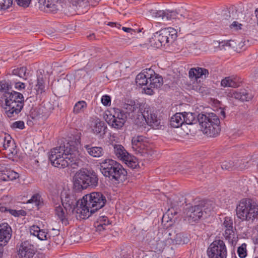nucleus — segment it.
<instances>
[{"instance_id": "nucleus-7", "label": "nucleus", "mask_w": 258, "mask_h": 258, "mask_svg": "<svg viewBox=\"0 0 258 258\" xmlns=\"http://www.w3.org/2000/svg\"><path fill=\"white\" fill-rule=\"evenodd\" d=\"M97 173L91 169L81 168L75 174L74 185L78 190L86 189L88 187H95L98 184Z\"/></svg>"}, {"instance_id": "nucleus-1", "label": "nucleus", "mask_w": 258, "mask_h": 258, "mask_svg": "<svg viewBox=\"0 0 258 258\" xmlns=\"http://www.w3.org/2000/svg\"><path fill=\"white\" fill-rule=\"evenodd\" d=\"M77 147L73 142L63 143L53 148L49 152V159L53 166L59 168L71 166L76 168L83 165Z\"/></svg>"}, {"instance_id": "nucleus-34", "label": "nucleus", "mask_w": 258, "mask_h": 258, "mask_svg": "<svg viewBox=\"0 0 258 258\" xmlns=\"http://www.w3.org/2000/svg\"><path fill=\"white\" fill-rule=\"evenodd\" d=\"M237 10L235 7H231L229 10H224L222 12L223 19L229 20L231 18V20L239 19L238 14L236 15Z\"/></svg>"}, {"instance_id": "nucleus-21", "label": "nucleus", "mask_w": 258, "mask_h": 258, "mask_svg": "<svg viewBox=\"0 0 258 258\" xmlns=\"http://www.w3.org/2000/svg\"><path fill=\"white\" fill-rule=\"evenodd\" d=\"M154 73V70L151 69H146L143 72L139 74L136 78V84L140 86H148L149 79L151 75Z\"/></svg>"}, {"instance_id": "nucleus-52", "label": "nucleus", "mask_w": 258, "mask_h": 258, "mask_svg": "<svg viewBox=\"0 0 258 258\" xmlns=\"http://www.w3.org/2000/svg\"><path fill=\"white\" fill-rule=\"evenodd\" d=\"M8 212L12 215L15 217L19 216V215H24L25 212L23 210L17 211L15 210L9 209Z\"/></svg>"}, {"instance_id": "nucleus-62", "label": "nucleus", "mask_w": 258, "mask_h": 258, "mask_svg": "<svg viewBox=\"0 0 258 258\" xmlns=\"http://www.w3.org/2000/svg\"><path fill=\"white\" fill-rule=\"evenodd\" d=\"M122 29L124 31V32H131V31H133V29H131V28H126V27H123Z\"/></svg>"}, {"instance_id": "nucleus-15", "label": "nucleus", "mask_w": 258, "mask_h": 258, "mask_svg": "<svg viewBox=\"0 0 258 258\" xmlns=\"http://www.w3.org/2000/svg\"><path fill=\"white\" fill-rule=\"evenodd\" d=\"M228 97L231 100L235 99L241 101H248L253 98V94L249 89L232 90L227 94Z\"/></svg>"}, {"instance_id": "nucleus-27", "label": "nucleus", "mask_w": 258, "mask_h": 258, "mask_svg": "<svg viewBox=\"0 0 258 258\" xmlns=\"http://www.w3.org/2000/svg\"><path fill=\"white\" fill-rule=\"evenodd\" d=\"M107 128V126L104 121L96 120L92 130L94 134L96 135H99L100 137L103 138L106 132Z\"/></svg>"}, {"instance_id": "nucleus-44", "label": "nucleus", "mask_w": 258, "mask_h": 258, "mask_svg": "<svg viewBox=\"0 0 258 258\" xmlns=\"http://www.w3.org/2000/svg\"><path fill=\"white\" fill-rule=\"evenodd\" d=\"M238 255L241 258H244L247 255L246 244L243 243L237 249Z\"/></svg>"}, {"instance_id": "nucleus-32", "label": "nucleus", "mask_w": 258, "mask_h": 258, "mask_svg": "<svg viewBox=\"0 0 258 258\" xmlns=\"http://www.w3.org/2000/svg\"><path fill=\"white\" fill-rule=\"evenodd\" d=\"M61 0H49V5L47 6L45 11L56 13L62 8Z\"/></svg>"}, {"instance_id": "nucleus-10", "label": "nucleus", "mask_w": 258, "mask_h": 258, "mask_svg": "<svg viewBox=\"0 0 258 258\" xmlns=\"http://www.w3.org/2000/svg\"><path fill=\"white\" fill-rule=\"evenodd\" d=\"M135 104L137 105V108L139 110L136 113V119L141 118H144L147 123L153 127H157L160 123V120L158 118L157 115L153 112L150 106L147 104H140L138 102L135 101Z\"/></svg>"}, {"instance_id": "nucleus-35", "label": "nucleus", "mask_w": 258, "mask_h": 258, "mask_svg": "<svg viewBox=\"0 0 258 258\" xmlns=\"http://www.w3.org/2000/svg\"><path fill=\"white\" fill-rule=\"evenodd\" d=\"M167 241L169 243L171 242L175 244H184L187 241V238L183 236L181 233L176 234L173 238L172 237H168Z\"/></svg>"}, {"instance_id": "nucleus-4", "label": "nucleus", "mask_w": 258, "mask_h": 258, "mask_svg": "<svg viewBox=\"0 0 258 258\" xmlns=\"http://www.w3.org/2000/svg\"><path fill=\"white\" fill-rule=\"evenodd\" d=\"M100 166L102 174L115 183L122 182L126 179L127 171L117 161L107 159L103 160Z\"/></svg>"}, {"instance_id": "nucleus-46", "label": "nucleus", "mask_w": 258, "mask_h": 258, "mask_svg": "<svg viewBox=\"0 0 258 258\" xmlns=\"http://www.w3.org/2000/svg\"><path fill=\"white\" fill-rule=\"evenodd\" d=\"M59 85L62 88H68L70 86V82L66 78H60L58 80Z\"/></svg>"}, {"instance_id": "nucleus-57", "label": "nucleus", "mask_w": 258, "mask_h": 258, "mask_svg": "<svg viewBox=\"0 0 258 258\" xmlns=\"http://www.w3.org/2000/svg\"><path fill=\"white\" fill-rule=\"evenodd\" d=\"M49 0H39V3L40 5H41V9H43V7H44V9L45 10L47 6L49 5Z\"/></svg>"}, {"instance_id": "nucleus-20", "label": "nucleus", "mask_w": 258, "mask_h": 258, "mask_svg": "<svg viewBox=\"0 0 258 258\" xmlns=\"http://www.w3.org/2000/svg\"><path fill=\"white\" fill-rule=\"evenodd\" d=\"M12 230L11 226L7 223L0 224V244L6 245L11 239Z\"/></svg>"}, {"instance_id": "nucleus-6", "label": "nucleus", "mask_w": 258, "mask_h": 258, "mask_svg": "<svg viewBox=\"0 0 258 258\" xmlns=\"http://www.w3.org/2000/svg\"><path fill=\"white\" fill-rule=\"evenodd\" d=\"M198 120L201 125L202 131L209 137H215L220 132V119L214 113L203 114L198 115Z\"/></svg>"}, {"instance_id": "nucleus-36", "label": "nucleus", "mask_w": 258, "mask_h": 258, "mask_svg": "<svg viewBox=\"0 0 258 258\" xmlns=\"http://www.w3.org/2000/svg\"><path fill=\"white\" fill-rule=\"evenodd\" d=\"M55 211L56 215H57L62 223L66 224L68 223L66 218L68 213H67L66 211L65 212L63 208L59 205L55 207Z\"/></svg>"}, {"instance_id": "nucleus-43", "label": "nucleus", "mask_w": 258, "mask_h": 258, "mask_svg": "<svg viewBox=\"0 0 258 258\" xmlns=\"http://www.w3.org/2000/svg\"><path fill=\"white\" fill-rule=\"evenodd\" d=\"M11 89V85L6 81H0V92H4V96L6 93L10 92V89Z\"/></svg>"}, {"instance_id": "nucleus-40", "label": "nucleus", "mask_w": 258, "mask_h": 258, "mask_svg": "<svg viewBox=\"0 0 258 258\" xmlns=\"http://www.w3.org/2000/svg\"><path fill=\"white\" fill-rule=\"evenodd\" d=\"M35 89L38 94H42L45 92L44 80L42 76L37 78V82Z\"/></svg>"}, {"instance_id": "nucleus-5", "label": "nucleus", "mask_w": 258, "mask_h": 258, "mask_svg": "<svg viewBox=\"0 0 258 258\" xmlns=\"http://www.w3.org/2000/svg\"><path fill=\"white\" fill-rule=\"evenodd\" d=\"M236 216L241 221L253 223L258 219V205L250 199H242L237 206Z\"/></svg>"}, {"instance_id": "nucleus-8", "label": "nucleus", "mask_w": 258, "mask_h": 258, "mask_svg": "<svg viewBox=\"0 0 258 258\" xmlns=\"http://www.w3.org/2000/svg\"><path fill=\"white\" fill-rule=\"evenodd\" d=\"M213 203L208 200L201 201L195 206L186 210V218L190 223L198 221L202 218H207L213 209Z\"/></svg>"}, {"instance_id": "nucleus-38", "label": "nucleus", "mask_w": 258, "mask_h": 258, "mask_svg": "<svg viewBox=\"0 0 258 258\" xmlns=\"http://www.w3.org/2000/svg\"><path fill=\"white\" fill-rule=\"evenodd\" d=\"M97 223L99 224L96 226L97 230L100 231L106 230V227L110 224L108 218L106 216L100 217Z\"/></svg>"}, {"instance_id": "nucleus-58", "label": "nucleus", "mask_w": 258, "mask_h": 258, "mask_svg": "<svg viewBox=\"0 0 258 258\" xmlns=\"http://www.w3.org/2000/svg\"><path fill=\"white\" fill-rule=\"evenodd\" d=\"M15 87L16 89L21 90L25 88V85L23 83L19 82L15 83Z\"/></svg>"}, {"instance_id": "nucleus-39", "label": "nucleus", "mask_w": 258, "mask_h": 258, "mask_svg": "<svg viewBox=\"0 0 258 258\" xmlns=\"http://www.w3.org/2000/svg\"><path fill=\"white\" fill-rule=\"evenodd\" d=\"M26 71L27 69L25 67L17 68L12 70V74L26 80V78L25 77L26 76Z\"/></svg>"}, {"instance_id": "nucleus-25", "label": "nucleus", "mask_w": 258, "mask_h": 258, "mask_svg": "<svg viewBox=\"0 0 258 258\" xmlns=\"http://www.w3.org/2000/svg\"><path fill=\"white\" fill-rule=\"evenodd\" d=\"M84 148L89 155L95 158L100 157L104 154V151L101 147H93L91 145H86Z\"/></svg>"}, {"instance_id": "nucleus-54", "label": "nucleus", "mask_w": 258, "mask_h": 258, "mask_svg": "<svg viewBox=\"0 0 258 258\" xmlns=\"http://www.w3.org/2000/svg\"><path fill=\"white\" fill-rule=\"evenodd\" d=\"M16 1L19 6L26 8L29 6L31 0H16Z\"/></svg>"}, {"instance_id": "nucleus-42", "label": "nucleus", "mask_w": 258, "mask_h": 258, "mask_svg": "<svg viewBox=\"0 0 258 258\" xmlns=\"http://www.w3.org/2000/svg\"><path fill=\"white\" fill-rule=\"evenodd\" d=\"M150 13L155 18H161L162 19H165V11L151 10L150 11Z\"/></svg>"}, {"instance_id": "nucleus-59", "label": "nucleus", "mask_w": 258, "mask_h": 258, "mask_svg": "<svg viewBox=\"0 0 258 258\" xmlns=\"http://www.w3.org/2000/svg\"><path fill=\"white\" fill-rule=\"evenodd\" d=\"M85 0H69L70 2L72 4L73 6H77L80 5L82 2Z\"/></svg>"}, {"instance_id": "nucleus-51", "label": "nucleus", "mask_w": 258, "mask_h": 258, "mask_svg": "<svg viewBox=\"0 0 258 258\" xmlns=\"http://www.w3.org/2000/svg\"><path fill=\"white\" fill-rule=\"evenodd\" d=\"M101 102L105 106H109L111 104L110 97L108 95H104L102 97Z\"/></svg>"}, {"instance_id": "nucleus-14", "label": "nucleus", "mask_w": 258, "mask_h": 258, "mask_svg": "<svg viewBox=\"0 0 258 258\" xmlns=\"http://www.w3.org/2000/svg\"><path fill=\"white\" fill-rule=\"evenodd\" d=\"M223 226L224 229V237L230 243L233 244L236 241L237 237L235 233V228L233 227L232 218L229 217H226L224 218Z\"/></svg>"}, {"instance_id": "nucleus-19", "label": "nucleus", "mask_w": 258, "mask_h": 258, "mask_svg": "<svg viewBox=\"0 0 258 258\" xmlns=\"http://www.w3.org/2000/svg\"><path fill=\"white\" fill-rule=\"evenodd\" d=\"M35 253L34 247L27 241L22 242L18 253V258H30Z\"/></svg>"}, {"instance_id": "nucleus-41", "label": "nucleus", "mask_w": 258, "mask_h": 258, "mask_svg": "<svg viewBox=\"0 0 258 258\" xmlns=\"http://www.w3.org/2000/svg\"><path fill=\"white\" fill-rule=\"evenodd\" d=\"M182 16L176 11L166 10H165V19L167 20L179 18V16Z\"/></svg>"}, {"instance_id": "nucleus-17", "label": "nucleus", "mask_w": 258, "mask_h": 258, "mask_svg": "<svg viewBox=\"0 0 258 258\" xmlns=\"http://www.w3.org/2000/svg\"><path fill=\"white\" fill-rule=\"evenodd\" d=\"M6 113L9 117H12L18 114L22 109L24 101H17L16 102H9L6 101Z\"/></svg>"}, {"instance_id": "nucleus-60", "label": "nucleus", "mask_w": 258, "mask_h": 258, "mask_svg": "<svg viewBox=\"0 0 258 258\" xmlns=\"http://www.w3.org/2000/svg\"><path fill=\"white\" fill-rule=\"evenodd\" d=\"M35 110H36L37 112L39 113V114L38 115H37L36 116H32V118H33V119H34V118H40L41 117H42V115H41V114L40 113V112L41 111V108H36L34 111H35ZM32 115H33V113H32Z\"/></svg>"}, {"instance_id": "nucleus-12", "label": "nucleus", "mask_w": 258, "mask_h": 258, "mask_svg": "<svg viewBox=\"0 0 258 258\" xmlns=\"http://www.w3.org/2000/svg\"><path fill=\"white\" fill-rule=\"evenodd\" d=\"M209 258H226L227 249L224 242L220 239L214 240L207 249Z\"/></svg>"}, {"instance_id": "nucleus-61", "label": "nucleus", "mask_w": 258, "mask_h": 258, "mask_svg": "<svg viewBox=\"0 0 258 258\" xmlns=\"http://www.w3.org/2000/svg\"><path fill=\"white\" fill-rule=\"evenodd\" d=\"M8 211L9 209L7 207L3 206H0V211H1L2 212H8Z\"/></svg>"}, {"instance_id": "nucleus-13", "label": "nucleus", "mask_w": 258, "mask_h": 258, "mask_svg": "<svg viewBox=\"0 0 258 258\" xmlns=\"http://www.w3.org/2000/svg\"><path fill=\"white\" fill-rule=\"evenodd\" d=\"M6 150L5 154L9 158H13L17 154L16 145L13 140L9 136L0 137V148Z\"/></svg>"}, {"instance_id": "nucleus-28", "label": "nucleus", "mask_w": 258, "mask_h": 258, "mask_svg": "<svg viewBox=\"0 0 258 258\" xmlns=\"http://www.w3.org/2000/svg\"><path fill=\"white\" fill-rule=\"evenodd\" d=\"M30 232L31 234L37 236V238L41 240L47 239V232L44 229H41L37 225H33L30 227Z\"/></svg>"}, {"instance_id": "nucleus-24", "label": "nucleus", "mask_w": 258, "mask_h": 258, "mask_svg": "<svg viewBox=\"0 0 258 258\" xmlns=\"http://www.w3.org/2000/svg\"><path fill=\"white\" fill-rule=\"evenodd\" d=\"M240 83L241 81L238 77L232 76L222 79L221 85L224 87L236 88L239 86Z\"/></svg>"}, {"instance_id": "nucleus-3", "label": "nucleus", "mask_w": 258, "mask_h": 258, "mask_svg": "<svg viewBox=\"0 0 258 258\" xmlns=\"http://www.w3.org/2000/svg\"><path fill=\"white\" fill-rule=\"evenodd\" d=\"M106 202V197L100 192H93L84 196L81 200L83 208L77 210V217L85 219L103 207Z\"/></svg>"}, {"instance_id": "nucleus-47", "label": "nucleus", "mask_w": 258, "mask_h": 258, "mask_svg": "<svg viewBox=\"0 0 258 258\" xmlns=\"http://www.w3.org/2000/svg\"><path fill=\"white\" fill-rule=\"evenodd\" d=\"M11 126L12 128H19L20 130H23L25 127V124L23 121H16L13 122Z\"/></svg>"}, {"instance_id": "nucleus-50", "label": "nucleus", "mask_w": 258, "mask_h": 258, "mask_svg": "<svg viewBox=\"0 0 258 258\" xmlns=\"http://www.w3.org/2000/svg\"><path fill=\"white\" fill-rule=\"evenodd\" d=\"M233 164L231 161H224L221 164V168L223 170H230L232 168Z\"/></svg>"}, {"instance_id": "nucleus-18", "label": "nucleus", "mask_w": 258, "mask_h": 258, "mask_svg": "<svg viewBox=\"0 0 258 258\" xmlns=\"http://www.w3.org/2000/svg\"><path fill=\"white\" fill-rule=\"evenodd\" d=\"M133 148L140 153H146L148 148L147 138L143 136L134 137L132 140Z\"/></svg>"}, {"instance_id": "nucleus-26", "label": "nucleus", "mask_w": 258, "mask_h": 258, "mask_svg": "<svg viewBox=\"0 0 258 258\" xmlns=\"http://www.w3.org/2000/svg\"><path fill=\"white\" fill-rule=\"evenodd\" d=\"M19 177V174L10 169H5L0 171V179L3 181H10Z\"/></svg>"}, {"instance_id": "nucleus-37", "label": "nucleus", "mask_w": 258, "mask_h": 258, "mask_svg": "<svg viewBox=\"0 0 258 258\" xmlns=\"http://www.w3.org/2000/svg\"><path fill=\"white\" fill-rule=\"evenodd\" d=\"M87 107V105L85 101H79L74 106L73 113L75 114L82 113Z\"/></svg>"}, {"instance_id": "nucleus-49", "label": "nucleus", "mask_w": 258, "mask_h": 258, "mask_svg": "<svg viewBox=\"0 0 258 258\" xmlns=\"http://www.w3.org/2000/svg\"><path fill=\"white\" fill-rule=\"evenodd\" d=\"M130 168L134 169L135 168L138 164L136 161H134V157L131 155V158L127 161H123Z\"/></svg>"}, {"instance_id": "nucleus-11", "label": "nucleus", "mask_w": 258, "mask_h": 258, "mask_svg": "<svg viewBox=\"0 0 258 258\" xmlns=\"http://www.w3.org/2000/svg\"><path fill=\"white\" fill-rule=\"evenodd\" d=\"M61 200L63 207L67 213H76L77 210L80 208H83L81 205V201L77 200L75 195L64 191L61 193Z\"/></svg>"}, {"instance_id": "nucleus-56", "label": "nucleus", "mask_w": 258, "mask_h": 258, "mask_svg": "<svg viewBox=\"0 0 258 258\" xmlns=\"http://www.w3.org/2000/svg\"><path fill=\"white\" fill-rule=\"evenodd\" d=\"M242 24L236 21H234L230 25L231 28H234L235 30H239L241 29Z\"/></svg>"}, {"instance_id": "nucleus-45", "label": "nucleus", "mask_w": 258, "mask_h": 258, "mask_svg": "<svg viewBox=\"0 0 258 258\" xmlns=\"http://www.w3.org/2000/svg\"><path fill=\"white\" fill-rule=\"evenodd\" d=\"M13 4V0H0V9L6 10Z\"/></svg>"}, {"instance_id": "nucleus-53", "label": "nucleus", "mask_w": 258, "mask_h": 258, "mask_svg": "<svg viewBox=\"0 0 258 258\" xmlns=\"http://www.w3.org/2000/svg\"><path fill=\"white\" fill-rule=\"evenodd\" d=\"M165 245L166 244L164 241L159 240L157 241L156 249H157V250L161 251L164 248Z\"/></svg>"}, {"instance_id": "nucleus-30", "label": "nucleus", "mask_w": 258, "mask_h": 258, "mask_svg": "<svg viewBox=\"0 0 258 258\" xmlns=\"http://www.w3.org/2000/svg\"><path fill=\"white\" fill-rule=\"evenodd\" d=\"M5 101L16 102L17 101H24V97L23 95L16 91L8 92L5 95Z\"/></svg>"}, {"instance_id": "nucleus-29", "label": "nucleus", "mask_w": 258, "mask_h": 258, "mask_svg": "<svg viewBox=\"0 0 258 258\" xmlns=\"http://www.w3.org/2000/svg\"><path fill=\"white\" fill-rule=\"evenodd\" d=\"M182 113H176L173 115L170 120V125L175 128L181 126L184 123Z\"/></svg>"}, {"instance_id": "nucleus-22", "label": "nucleus", "mask_w": 258, "mask_h": 258, "mask_svg": "<svg viewBox=\"0 0 258 258\" xmlns=\"http://www.w3.org/2000/svg\"><path fill=\"white\" fill-rule=\"evenodd\" d=\"M113 152L116 158L122 161H127L131 158V155L126 151L124 147L120 144H114Z\"/></svg>"}, {"instance_id": "nucleus-64", "label": "nucleus", "mask_w": 258, "mask_h": 258, "mask_svg": "<svg viewBox=\"0 0 258 258\" xmlns=\"http://www.w3.org/2000/svg\"><path fill=\"white\" fill-rule=\"evenodd\" d=\"M254 244H258V237L253 239Z\"/></svg>"}, {"instance_id": "nucleus-33", "label": "nucleus", "mask_w": 258, "mask_h": 258, "mask_svg": "<svg viewBox=\"0 0 258 258\" xmlns=\"http://www.w3.org/2000/svg\"><path fill=\"white\" fill-rule=\"evenodd\" d=\"M183 122L187 124H195L198 121V115L194 113L184 112L182 113Z\"/></svg>"}, {"instance_id": "nucleus-23", "label": "nucleus", "mask_w": 258, "mask_h": 258, "mask_svg": "<svg viewBox=\"0 0 258 258\" xmlns=\"http://www.w3.org/2000/svg\"><path fill=\"white\" fill-rule=\"evenodd\" d=\"M188 75L190 78L197 80L203 76L205 78L208 77L209 71L206 69L197 67L190 69L189 71Z\"/></svg>"}, {"instance_id": "nucleus-2", "label": "nucleus", "mask_w": 258, "mask_h": 258, "mask_svg": "<svg viewBox=\"0 0 258 258\" xmlns=\"http://www.w3.org/2000/svg\"><path fill=\"white\" fill-rule=\"evenodd\" d=\"M135 100H128L123 105L122 109L114 110L113 114L107 115L105 119L108 124L115 129H121L124 125L127 118L136 119V113L139 110Z\"/></svg>"}, {"instance_id": "nucleus-16", "label": "nucleus", "mask_w": 258, "mask_h": 258, "mask_svg": "<svg viewBox=\"0 0 258 258\" xmlns=\"http://www.w3.org/2000/svg\"><path fill=\"white\" fill-rule=\"evenodd\" d=\"M149 78L148 86L144 87L143 89L146 94L151 95L154 93L155 89H157L162 86L163 81L162 78L154 71Z\"/></svg>"}, {"instance_id": "nucleus-9", "label": "nucleus", "mask_w": 258, "mask_h": 258, "mask_svg": "<svg viewBox=\"0 0 258 258\" xmlns=\"http://www.w3.org/2000/svg\"><path fill=\"white\" fill-rule=\"evenodd\" d=\"M177 31L172 28H168L157 32L153 38L155 47L159 48L172 44L177 38Z\"/></svg>"}, {"instance_id": "nucleus-63", "label": "nucleus", "mask_w": 258, "mask_h": 258, "mask_svg": "<svg viewBox=\"0 0 258 258\" xmlns=\"http://www.w3.org/2000/svg\"><path fill=\"white\" fill-rule=\"evenodd\" d=\"M56 238L58 239H60V243H61V242L63 241L62 237L61 236L57 235Z\"/></svg>"}, {"instance_id": "nucleus-48", "label": "nucleus", "mask_w": 258, "mask_h": 258, "mask_svg": "<svg viewBox=\"0 0 258 258\" xmlns=\"http://www.w3.org/2000/svg\"><path fill=\"white\" fill-rule=\"evenodd\" d=\"M40 198L39 195L35 194L28 201V203H34L35 206H39L40 205Z\"/></svg>"}, {"instance_id": "nucleus-55", "label": "nucleus", "mask_w": 258, "mask_h": 258, "mask_svg": "<svg viewBox=\"0 0 258 258\" xmlns=\"http://www.w3.org/2000/svg\"><path fill=\"white\" fill-rule=\"evenodd\" d=\"M231 42H234V41L231 40L222 41L219 43L220 47L222 48V47H224V46L231 47L232 45Z\"/></svg>"}, {"instance_id": "nucleus-31", "label": "nucleus", "mask_w": 258, "mask_h": 258, "mask_svg": "<svg viewBox=\"0 0 258 258\" xmlns=\"http://www.w3.org/2000/svg\"><path fill=\"white\" fill-rule=\"evenodd\" d=\"M61 0H49V5L47 6L45 11L56 13L62 8Z\"/></svg>"}]
</instances>
